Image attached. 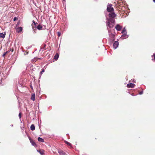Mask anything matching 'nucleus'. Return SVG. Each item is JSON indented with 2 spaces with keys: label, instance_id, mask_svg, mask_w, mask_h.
<instances>
[{
  "label": "nucleus",
  "instance_id": "20e7f679",
  "mask_svg": "<svg viewBox=\"0 0 155 155\" xmlns=\"http://www.w3.org/2000/svg\"><path fill=\"white\" fill-rule=\"evenodd\" d=\"M16 32L19 33L22 31L23 28H22L21 27H18L16 28Z\"/></svg>",
  "mask_w": 155,
  "mask_h": 155
},
{
  "label": "nucleus",
  "instance_id": "aec40b11",
  "mask_svg": "<svg viewBox=\"0 0 155 155\" xmlns=\"http://www.w3.org/2000/svg\"><path fill=\"white\" fill-rule=\"evenodd\" d=\"M122 33L123 34H125L126 33V31L125 28L123 29V30L122 31Z\"/></svg>",
  "mask_w": 155,
  "mask_h": 155
},
{
  "label": "nucleus",
  "instance_id": "7ed1b4c3",
  "mask_svg": "<svg viewBox=\"0 0 155 155\" xmlns=\"http://www.w3.org/2000/svg\"><path fill=\"white\" fill-rule=\"evenodd\" d=\"M112 5H108L107 7V10L108 12H113L114 10V8L112 7Z\"/></svg>",
  "mask_w": 155,
  "mask_h": 155
},
{
  "label": "nucleus",
  "instance_id": "dca6fc26",
  "mask_svg": "<svg viewBox=\"0 0 155 155\" xmlns=\"http://www.w3.org/2000/svg\"><path fill=\"white\" fill-rule=\"evenodd\" d=\"M5 34H3V33H0V37L2 38H4L5 37Z\"/></svg>",
  "mask_w": 155,
  "mask_h": 155
},
{
  "label": "nucleus",
  "instance_id": "4468645a",
  "mask_svg": "<svg viewBox=\"0 0 155 155\" xmlns=\"http://www.w3.org/2000/svg\"><path fill=\"white\" fill-rule=\"evenodd\" d=\"M64 142L68 146L70 147H72V145L71 143L66 141H65Z\"/></svg>",
  "mask_w": 155,
  "mask_h": 155
},
{
  "label": "nucleus",
  "instance_id": "5701e85b",
  "mask_svg": "<svg viewBox=\"0 0 155 155\" xmlns=\"http://www.w3.org/2000/svg\"><path fill=\"white\" fill-rule=\"evenodd\" d=\"M18 116L20 119L21 117V112L19 113L18 115Z\"/></svg>",
  "mask_w": 155,
  "mask_h": 155
},
{
  "label": "nucleus",
  "instance_id": "4be33fe9",
  "mask_svg": "<svg viewBox=\"0 0 155 155\" xmlns=\"http://www.w3.org/2000/svg\"><path fill=\"white\" fill-rule=\"evenodd\" d=\"M32 22L33 23V24L34 25V26H36V25L38 24L37 23L35 22V21L34 20L32 21Z\"/></svg>",
  "mask_w": 155,
  "mask_h": 155
},
{
  "label": "nucleus",
  "instance_id": "cd10ccee",
  "mask_svg": "<svg viewBox=\"0 0 155 155\" xmlns=\"http://www.w3.org/2000/svg\"><path fill=\"white\" fill-rule=\"evenodd\" d=\"M44 72V69H42L41 71L40 72L41 74L42 73Z\"/></svg>",
  "mask_w": 155,
  "mask_h": 155
},
{
  "label": "nucleus",
  "instance_id": "9b49d317",
  "mask_svg": "<svg viewBox=\"0 0 155 155\" xmlns=\"http://www.w3.org/2000/svg\"><path fill=\"white\" fill-rule=\"evenodd\" d=\"M109 36L111 38V39H112L114 37V34L112 33H110L109 34Z\"/></svg>",
  "mask_w": 155,
  "mask_h": 155
},
{
  "label": "nucleus",
  "instance_id": "f8f14e48",
  "mask_svg": "<svg viewBox=\"0 0 155 155\" xmlns=\"http://www.w3.org/2000/svg\"><path fill=\"white\" fill-rule=\"evenodd\" d=\"M30 129L31 130H34L35 129V127L34 124H32L31 125L30 127Z\"/></svg>",
  "mask_w": 155,
  "mask_h": 155
},
{
  "label": "nucleus",
  "instance_id": "a211bd4d",
  "mask_svg": "<svg viewBox=\"0 0 155 155\" xmlns=\"http://www.w3.org/2000/svg\"><path fill=\"white\" fill-rule=\"evenodd\" d=\"M59 57V55L58 54H56L54 57V59L56 60H57Z\"/></svg>",
  "mask_w": 155,
  "mask_h": 155
},
{
  "label": "nucleus",
  "instance_id": "412c9836",
  "mask_svg": "<svg viewBox=\"0 0 155 155\" xmlns=\"http://www.w3.org/2000/svg\"><path fill=\"white\" fill-rule=\"evenodd\" d=\"M8 53V51H7L6 52H5L2 55V57H5L6 54Z\"/></svg>",
  "mask_w": 155,
  "mask_h": 155
},
{
  "label": "nucleus",
  "instance_id": "6e6552de",
  "mask_svg": "<svg viewBox=\"0 0 155 155\" xmlns=\"http://www.w3.org/2000/svg\"><path fill=\"white\" fill-rule=\"evenodd\" d=\"M60 155H66L65 153L62 150H60L58 151Z\"/></svg>",
  "mask_w": 155,
  "mask_h": 155
},
{
  "label": "nucleus",
  "instance_id": "f3484780",
  "mask_svg": "<svg viewBox=\"0 0 155 155\" xmlns=\"http://www.w3.org/2000/svg\"><path fill=\"white\" fill-rule=\"evenodd\" d=\"M29 139L30 140V142L31 143L32 145H33L34 146H36V144L35 143L34 141H33V140H31V138H30Z\"/></svg>",
  "mask_w": 155,
  "mask_h": 155
},
{
  "label": "nucleus",
  "instance_id": "2f4dec72",
  "mask_svg": "<svg viewBox=\"0 0 155 155\" xmlns=\"http://www.w3.org/2000/svg\"><path fill=\"white\" fill-rule=\"evenodd\" d=\"M153 1L155 2V0H153Z\"/></svg>",
  "mask_w": 155,
  "mask_h": 155
},
{
  "label": "nucleus",
  "instance_id": "2eb2a0df",
  "mask_svg": "<svg viewBox=\"0 0 155 155\" xmlns=\"http://www.w3.org/2000/svg\"><path fill=\"white\" fill-rule=\"evenodd\" d=\"M38 140L40 142H44V140L40 137H38Z\"/></svg>",
  "mask_w": 155,
  "mask_h": 155
},
{
  "label": "nucleus",
  "instance_id": "473e14b6",
  "mask_svg": "<svg viewBox=\"0 0 155 155\" xmlns=\"http://www.w3.org/2000/svg\"><path fill=\"white\" fill-rule=\"evenodd\" d=\"M13 51V50H12V51Z\"/></svg>",
  "mask_w": 155,
  "mask_h": 155
},
{
  "label": "nucleus",
  "instance_id": "423d86ee",
  "mask_svg": "<svg viewBox=\"0 0 155 155\" xmlns=\"http://www.w3.org/2000/svg\"><path fill=\"white\" fill-rule=\"evenodd\" d=\"M135 85L134 84L130 83L127 85V87L128 88H133L134 87Z\"/></svg>",
  "mask_w": 155,
  "mask_h": 155
},
{
  "label": "nucleus",
  "instance_id": "1a4fd4ad",
  "mask_svg": "<svg viewBox=\"0 0 155 155\" xmlns=\"http://www.w3.org/2000/svg\"><path fill=\"white\" fill-rule=\"evenodd\" d=\"M36 28L39 30L42 29V26L41 25H38L36 27Z\"/></svg>",
  "mask_w": 155,
  "mask_h": 155
},
{
  "label": "nucleus",
  "instance_id": "c85d7f7f",
  "mask_svg": "<svg viewBox=\"0 0 155 155\" xmlns=\"http://www.w3.org/2000/svg\"><path fill=\"white\" fill-rule=\"evenodd\" d=\"M153 55L154 59L155 60V53L153 54Z\"/></svg>",
  "mask_w": 155,
  "mask_h": 155
},
{
  "label": "nucleus",
  "instance_id": "ddd939ff",
  "mask_svg": "<svg viewBox=\"0 0 155 155\" xmlns=\"http://www.w3.org/2000/svg\"><path fill=\"white\" fill-rule=\"evenodd\" d=\"M31 26L33 30L34 31V32H35V31L36 30V26H34L33 24H32Z\"/></svg>",
  "mask_w": 155,
  "mask_h": 155
},
{
  "label": "nucleus",
  "instance_id": "0eeeda50",
  "mask_svg": "<svg viewBox=\"0 0 155 155\" xmlns=\"http://www.w3.org/2000/svg\"><path fill=\"white\" fill-rule=\"evenodd\" d=\"M122 28V27L119 25H117L115 27L116 29L118 31H120Z\"/></svg>",
  "mask_w": 155,
  "mask_h": 155
},
{
  "label": "nucleus",
  "instance_id": "bb28decb",
  "mask_svg": "<svg viewBox=\"0 0 155 155\" xmlns=\"http://www.w3.org/2000/svg\"><path fill=\"white\" fill-rule=\"evenodd\" d=\"M143 91H142L140 92L139 94L140 95H141L143 94Z\"/></svg>",
  "mask_w": 155,
  "mask_h": 155
},
{
  "label": "nucleus",
  "instance_id": "7c9ffc66",
  "mask_svg": "<svg viewBox=\"0 0 155 155\" xmlns=\"http://www.w3.org/2000/svg\"><path fill=\"white\" fill-rule=\"evenodd\" d=\"M110 30H108V32L110 33Z\"/></svg>",
  "mask_w": 155,
  "mask_h": 155
},
{
  "label": "nucleus",
  "instance_id": "6ab92c4d",
  "mask_svg": "<svg viewBox=\"0 0 155 155\" xmlns=\"http://www.w3.org/2000/svg\"><path fill=\"white\" fill-rule=\"evenodd\" d=\"M40 153L42 155L44 153V150H39Z\"/></svg>",
  "mask_w": 155,
  "mask_h": 155
},
{
  "label": "nucleus",
  "instance_id": "393cba45",
  "mask_svg": "<svg viewBox=\"0 0 155 155\" xmlns=\"http://www.w3.org/2000/svg\"><path fill=\"white\" fill-rule=\"evenodd\" d=\"M61 35V33L60 32H58V37H59Z\"/></svg>",
  "mask_w": 155,
  "mask_h": 155
},
{
  "label": "nucleus",
  "instance_id": "39448f33",
  "mask_svg": "<svg viewBox=\"0 0 155 155\" xmlns=\"http://www.w3.org/2000/svg\"><path fill=\"white\" fill-rule=\"evenodd\" d=\"M119 45V42L117 41H115L113 44V48L114 49H116L118 47Z\"/></svg>",
  "mask_w": 155,
  "mask_h": 155
},
{
  "label": "nucleus",
  "instance_id": "f03ea898",
  "mask_svg": "<svg viewBox=\"0 0 155 155\" xmlns=\"http://www.w3.org/2000/svg\"><path fill=\"white\" fill-rule=\"evenodd\" d=\"M109 19H113L114 20H115L114 18L116 17V15L114 12H113L109 13Z\"/></svg>",
  "mask_w": 155,
  "mask_h": 155
},
{
  "label": "nucleus",
  "instance_id": "a878e982",
  "mask_svg": "<svg viewBox=\"0 0 155 155\" xmlns=\"http://www.w3.org/2000/svg\"><path fill=\"white\" fill-rule=\"evenodd\" d=\"M18 18H17V17H15L14 18V19L13 20H14V21H16V20H18Z\"/></svg>",
  "mask_w": 155,
  "mask_h": 155
},
{
  "label": "nucleus",
  "instance_id": "9d476101",
  "mask_svg": "<svg viewBox=\"0 0 155 155\" xmlns=\"http://www.w3.org/2000/svg\"><path fill=\"white\" fill-rule=\"evenodd\" d=\"M31 99L33 101H34L35 100V94H31Z\"/></svg>",
  "mask_w": 155,
  "mask_h": 155
},
{
  "label": "nucleus",
  "instance_id": "b1692460",
  "mask_svg": "<svg viewBox=\"0 0 155 155\" xmlns=\"http://www.w3.org/2000/svg\"><path fill=\"white\" fill-rule=\"evenodd\" d=\"M20 25V21H19L18 22L17 24H16V28L17 27H18Z\"/></svg>",
  "mask_w": 155,
  "mask_h": 155
},
{
  "label": "nucleus",
  "instance_id": "f257e3e1",
  "mask_svg": "<svg viewBox=\"0 0 155 155\" xmlns=\"http://www.w3.org/2000/svg\"><path fill=\"white\" fill-rule=\"evenodd\" d=\"M107 21L106 23L107 29L112 28L115 24V20L109 18H107Z\"/></svg>",
  "mask_w": 155,
  "mask_h": 155
},
{
  "label": "nucleus",
  "instance_id": "c756f323",
  "mask_svg": "<svg viewBox=\"0 0 155 155\" xmlns=\"http://www.w3.org/2000/svg\"><path fill=\"white\" fill-rule=\"evenodd\" d=\"M38 59H41V58H36V60H38Z\"/></svg>",
  "mask_w": 155,
  "mask_h": 155
}]
</instances>
